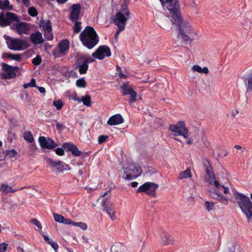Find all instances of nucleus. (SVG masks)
<instances>
[{"label": "nucleus", "mask_w": 252, "mask_h": 252, "mask_svg": "<svg viewBox=\"0 0 252 252\" xmlns=\"http://www.w3.org/2000/svg\"><path fill=\"white\" fill-rule=\"evenodd\" d=\"M80 39L83 45L88 49H92L99 41L98 36L91 26H87L80 35Z\"/></svg>", "instance_id": "7ed1b4c3"}, {"label": "nucleus", "mask_w": 252, "mask_h": 252, "mask_svg": "<svg viewBox=\"0 0 252 252\" xmlns=\"http://www.w3.org/2000/svg\"><path fill=\"white\" fill-rule=\"evenodd\" d=\"M111 55L110 49L109 47L106 45L99 46L92 54L93 57L100 60L105 57H110Z\"/></svg>", "instance_id": "2eb2a0df"}, {"label": "nucleus", "mask_w": 252, "mask_h": 252, "mask_svg": "<svg viewBox=\"0 0 252 252\" xmlns=\"http://www.w3.org/2000/svg\"><path fill=\"white\" fill-rule=\"evenodd\" d=\"M73 29L76 33L79 32L81 30V23L79 22H76Z\"/></svg>", "instance_id": "de8ad7c7"}, {"label": "nucleus", "mask_w": 252, "mask_h": 252, "mask_svg": "<svg viewBox=\"0 0 252 252\" xmlns=\"http://www.w3.org/2000/svg\"><path fill=\"white\" fill-rule=\"evenodd\" d=\"M53 105L56 108L57 110H60L63 106V102L62 100L59 99L55 100L53 102Z\"/></svg>", "instance_id": "58836bf2"}, {"label": "nucleus", "mask_w": 252, "mask_h": 252, "mask_svg": "<svg viewBox=\"0 0 252 252\" xmlns=\"http://www.w3.org/2000/svg\"><path fill=\"white\" fill-rule=\"evenodd\" d=\"M169 129L174 136H182L185 139L188 137V130L183 121L179 122L176 125L170 126Z\"/></svg>", "instance_id": "9d476101"}, {"label": "nucleus", "mask_w": 252, "mask_h": 252, "mask_svg": "<svg viewBox=\"0 0 252 252\" xmlns=\"http://www.w3.org/2000/svg\"><path fill=\"white\" fill-rule=\"evenodd\" d=\"M158 186V184L153 182H146L142 186H140L137 189V192H145L147 194L151 196H155L156 190Z\"/></svg>", "instance_id": "f8f14e48"}, {"label": "nucleus", "mask_w": 252, "mask_h": 252, "mask_svg": "<svg viewBox=\"0 0 252 252\" xmlns=\"http://www.w3.org/2000/svg\"><path fill=\"white\" fill-rule=\"evenodd\" d=\"M71 152L75 156H79L81 154V152L78 149L76 145L73 148Z\"/></svg>", "instance_id": "a18cd8bd"}, {"label": "nucleus", "mask_w": 252, "mask_h": 252, "mask_svg": "<svg viewBox=\"0 0 252 252\" xmlns=\"http://www.w3.org/2000/svg\"><path fill=\"white\" fill-rule=\"evenodd\" d=\"M46 159L53 171L61 172L65 170H69L70 169L67 164L62 161H54L53 159L48 158H47Z\"/></svg>", "instance_id": "9b49d317"}, {"label": "nucleus", "mask_w": 252, "mask_h": 252, "mask_svg": "<svg viewBox=\"0 0 252 252\" xmlns=\"http://www.w3.org/2000/svg\"><path fill=\"white\" fill-rule=\"evenodd\" d=\"M161 237L162 243L164 245L172 244L174 242L172 237L167 233H162Z\"/></svg>", "instance_id": "393cba45"}, {"label": "nucleus", "mask_w": 252, "mask_h": 252, "mask_svg": "<svg viewBox=\"0 0 252 252\" xmlns=\"http://www.w3.org/2000/svg\"><path fill=\"white\" fill-rule=\"evenodd\" d=\"M123 178L126 180H132L137 178L141 173L139 166L135 163L128 162L124 166Z\"/></svg>", "instance_id": "423d86ee"}, {"label": "nucleus", "mask_w": 252, "mask_h": 252, "mask_svg": "<svg viewBox=\"0 0 252 252\" xmlns=\"http://www.w3.org/2000/svg\"><path fill=\"white\" fill-rule=\"evenodd\" d=\"M45 37L48 40H51L53 38V35L52 33V30H47L44 31Z\"/></svg>", "instance_id": "79ce46f5"}, {"label": "nucleus", "mask_w": 252, "mask_h": 252, "mask_svg": "<svg viewBox=\"0 0 252 252\" xmlns=\"http://www.w3.org/2000/svg\"><path fill=\"white\" fill-rule=\"evenodd\" d=\"M124 122V119L120 114H116L111 117L108 121L107 124L110 126L118 125L122 124Z\"/></svg>", "instance_id": "4be33fe9"}, {"label": "nucleus", "mask_w": 252, "mask_h": 252, "mask_svg": "<svg viewBox=\"0 0 252 252\" xmlns=\"http://www.w3.org/2000/svg\"><path fill=\"white\" fill-rule=\"evenodd\" d=\"M19 3H22L26 6L28 7L30 5V2L29 0H17Z\"/></svg>", "instance_id": "4d7b16f0"}, {"label": "nucleus", "mask_w": 252, "mask_h": 252, "mask_svg": "<svg viewBox=\"0 0 252 252\" xmlns=\"http://www.w3.org/2000/svg\"><path fill=\"white\" fill-rule=\"evenodd\" d=\"M243 249L238 242L234 240L228 242L224 247V252H242Z\"/></svg>", "instance_id": "6ab92c4d"}, {"label": "nucleus", "mask_w": 252, "mask_h": 252, "mask_svg": "<svg viewBox=\"0 0 252 252\" xmlns=\"http://www.w3.org/2000/svg\"><path fill=\"white\" fill-rule=\"evenodd\" d=\"M55 152L59 156H63L64 154L63 150L61 148L56 149Z\"/></svg>", "instance_id": "6e6d98bb"}, {"label": "nucleus", "mask_w": 252, "mask_h": 252, "mask_svg": "<svg viewBox=\"0 0 252 252\" xmlns=\"http://www.w3.org/2000/svg\"><path fill=\"white\" fill-rule=\"evenodd\" d=\"M11 29L16 32L19 34H27L29 31V24L26 22H18L14 26H12Z\"/></svg>", "instance_id": "a211bd4d"}, {"label": "nucleus", "mask_w": 252, "mask_h": 252, "mask_svg": "<svg viewBox=\"0 0 252 252\" xmlns=\"http://www.w3.org/2000/svg\"><path fill=\"white\" fill-rule=\"evenodd\" d=\"M165 10L171 14L172 23H179L181 19L180 5L178 0H159Z\"/></svg>", "instance_id": "39448f33"}, {"label": "nucleus", "mask_w": 252, "mask_h": 252, "mask_svg": "<svg viewBox=\"0 0 252 252\" xmlns=\"http://www.w3.org/2000/svg\"><path fill=\"white\" fill-rule=\"evenodd\" d=\"M8 245L5 243L0 244V252H5L7 249Z\"/></svg>", "instance_id": "09e8293b"}, {"label": "nucleus", "mask_w": 252, "mask_h": 252, "mask_svg": "<svg viewBox=\"0 0 252 252\" xmlns=\"http://www.w3.org/2000/svg\"><path fill=\"white\" fill-rule=\"evenodd\" d=\"M75 145L70 143H64L63 147L68 151H71Z\"/></svg>", "instance_id": "ea45409f"}, {"label": "nucleus", "mask_w": 252, "mask_h": 252, "mask_svg": "<svg viewBox=\"0 0 252 252\" xmlns=\"http://www.w3.org/2000/svg\"><path fill=\"white\" fill-rule=\"evenodd\" d=\"M40 233L42 234V235L44 237V239L45 242H46L49 245L50 244V242H52L53 240H51L48 236L44 235L43 234V232L41 231L40 232Z\"/></svg>", "instance_id": "052dcab7"}, {"label": "nucleus", "mask_w": 252, "mask_h": 252, "mask_svg": "<svg viewBox=\"0 0 252 252\" xmlns=\"http://www.w3.org/2000/svg\"><path fill=\"white\" fill-rule=\"evenodd\" d=\"M87 63V62L85 63V60H83L81 57L78 59L76 64L77 68H78L80 74H83L87 72L89 68Z\"/></svg>", "instance_id": "aec40b11"}, {"label": "nucleus", "mask_w": 252, "mask_h": 252, "mask_svg": "<svg viewBox=\"0 0 252 252\" xmlns=\"http://www.w3.org/2000/svg\"><path fill=\"white\" fill-rule=\"evenodd\" d=\"M37 88L38 89V91L41 93H45V89L43 87H37Z\"/></svg>", "instance_id": "e2e57ef3"}, {"label": "nucleus", "mask_w": 252, "mask_h": 252, "mask_svg": "<svg viewBox=\"0 0 252 252\" xmlns=\"http://www.w3.org/2000/svg\"><path fill=\"white\" fill-rule=\"evenodd\" d=\"M117 70L119 72V75L121 78H126V76L122 72L121 68L119 66H117Z\"/></svg>", "instance_id": "13d9d810"}, {"label": "nucleus", "mask_w": 252, "mask_h": 252, "mask_svg": "<svg viewBox=\"0 0 252 252\" xmlns=\"http://www.w3.org/2000/svg\"><path fill=\"white\" fill-rule=\"evenodd\" d=\"M71 13L70 15V19L72 21H76L78 20L80 10L81 6L79 4H72L71 7Z\"/></svg>", "instance_id": "412c9836"}, {"label": "nucleus", "mask_w": 252, "mask_h": 252, "mask_svg": "<svg viewBox=\"0 0 252 252\" xmlns=\"http://www.w3.org/2000/svg\"><path fill=\"white\" fill-rule=\"evenodd\" d=\"M16 154H17L16 151L14 150H10V151H8L7 152L6 156L10 158H12L15 157Z\"/></svg>", "instance_id": "c03bdc74"}, {"label": "nucleus", "mask_w": 252, "mask_h": 252, "mask_svg": "<svg viewBox=\"0 0 252 252\" xmlns=\"http://www.w3.org/2000/svg\"><path fill=\"white\" fill-rule=\"evenodd\" d=\"M247 87L248 89H252V74L248 78Z\"/></svg>", "instance_id": "603ef678"}, {"label": "nucleus", "mask_w": 252, "mask_h": 252, "mask_svg": "<svg viewBox=\"0 0 252 252\" xmlns=\"http://www.w3.org/2000/svg\"><path fill=\"white\" fill-rule=\"evenodd\" d=\"M0 9L11 10L12 9V6L10 4L8 0H0Z\"/></svg>", "instance_id": "cd10ccee"}, {"label": "nucleus", "mask_w": 252, "mask_h": 252, "mask_svg": "<svg viewBox=\"0 0 252 252\" xmlns=\"http://www.w3.org/2000/svg\"><path fill=\"white\" fill-rule=\"evenodd\" d=\"M49 245L54 249L55 251H57L59 248L58 244L53 241L50 242Z\"/></svg>", "instance_id": "5fc2aeb1"}, {"label": "nucleus", "mask_w": 252, "mask_h": 252, "mask_svg": "<svg viewBox=\"0 0 252 252\" xmlns=\"http://www.w3.org/2000/svg\"><path fill=\"white\" fill-rule=\"evenodd\" d=\"M28 12V14L32 17H35L37 16L38 14L37 10L33 6L29 8Z\"/></svg>", "instance_id": "4c0bfd02"}, {"label": "nucleus", "mask_w": 252, "mask_h": 252, "mask_svg": "<svg viewBox=\"0 0 252 252\" xmlns=\"http://www.w3.org/2000/svg\"><path fill=\"white\" fill-rule=\"evenodd\" d=\"M40 27L42 28L44 31L47 30H52L51 26L50 21L48 20H42L40 21Z\"/></svg>", "instance_id": "bb28decb"}, {"label": "nucleus", "mask_w": 252, "mask_h": 252, "mask_svg": "<svg viewBox=\"0 0 252 252\" xmlns=\"http://www.w3.org/2000/svg\"><path fill=\"white\" fill-rule=\"evenodd\" d=\"M179 27L178 37L186 42H191L197 36L196 31L189 23L183 21L181 17L179 23H174Z\"/></svg>", "instance_id": "20e7f679"}, {"label": "nucleus", "mask_w": 252, "mask_h": 252, "mask_svg": "<svg viewBox=\"0 0 252 252\" xmlns=\"http://www.w3.org/2000/svg\"><path fill=\"white\" fill-rule=\"evenodd\" d=\"M0 190L5 194L9 193L15 192L18 189H13L12 187L8 185L3 184L0 187Z\"/></svg>", "instance_id": "a878e982"}, {"label": "nucleus", "mask_w": 252, "mask_h": 252, "mask_svg": "<svg viewBox=\"0 0 252 252\" xmlns=\"http://www.w3.org/2000/svg\"><path fill=\"white\" fill-rule=\"evenodd\" d=\"M23 137L25 140H26L29 143H32L34 141V138L31 132L29 131H25L23 133Z\"/></svg>", "instance_id": "2f4dec72"}, {"label": "nucleus", "mask_w": 252, "mask_h": 252, "mask_svg": "<svg viewBox=\"0 0 252 252\" xmlns=\"http://www.w3.org/2000/svg\"><path fill=\"white\" fill-rule=\"evenodd\" d=\"M81 57V58L82 59H83V60H85V62H88L87 63V64L88 65V64L89 63H92L94 61V59H89L88 58V57L86 55H83V56H80Z\"/></svg>", "instance_id": "8fccbe9b"}, {"label": "nucleus", "mask_w": 252, "mask_h": 252, "mask_svg": "<svg viewBox=\"0 0 252 252\" xmlns=\"http://www.w3.org/2000/svg\"><path fill=\"white\" fill-rule=\"evenodd\" d=\"M40 146L42 148L51 149L57 146L54 141L49 137L40 136L38 138Z\"/></svg>", "instance_id": "f3484780"}, {"label": "nucleus", "mask_w": 252, "mask_h": 252, "mask_svg": "<svg viewBox=\"0 0 252 252\" xmlns=\"http://www.w3.org/2000/svg\"><path fill=\"white\" fill-rule=\"evenodd\" d=\"M19 18L15 13L8 12L4 16L3 13H0V26L6 27L10 24L12 22H18Z\"/></svg>", "instance_id": "ddd939ff"}, {"label": "nucleus", "mask_w": 252, "mask_h": 252, "mask_svg": "<svg viewBox=\"0 0 252 252\" xmlns=\"http://www.w3.org/2000/svg\"><path fill=\"white\" fill-rule=\"evenodd\" d=\"M108 136L105 135L99 136L98 139V141L99 144H101L106 141L107 139Z\"/></svg>", "instance_id": "3c124183"}, {"label": "nucleus", "mask_w": 252, "mask_h": 252, "mask_svg": "<svg viewBox=\"0 0 252 252\" xmlns=\"http://www.w3.org/2000/svg\"><path fill=\"white\" fill-rule=\"evenodd\" d=\"M31 39L34 44H41L44 42L42 34L39 32L32 33L31 35Z\"/></svg>", "instance_id": "5701e85b"}, {"label": "nucleus", "mask_w": 252, "mask_h": 252, "mask_svg": "<svg viewBox=\"0 0 252 252\" xmlns=\"http://www.w3.org/2000/svg\"><path fill=\"white\" fill-rule=\"evenodd\" d=\"M69 47V41L67 40H63L60 41L54 52L56 57H60L65 55L68 51Z\"/></svg>", "instance_id": "4468645a"}, {"label": "nucleus", "mask_w": 252, "mask_h": 252, "mask_svg": "<svg viewBox=\"0 0 252 252\" xmlns=\"http://www.w3.org/2000/svg\"><path fill=\"white\" fill-rule=\"evenodd\" d=\"M4 39L5 40L8 47L12 50L20 51L27 49L29 45L25 40L13 38L7 35H4Z\"/></svg>", "instance_id": "6e6552de"}, {"label": "nucleus", "mask_w": 252, "mask_h": 252, "mask_svg": "<svg viewBox=\"0 0 252 252\" xmlns=\"http://www.w3.org/2000/svg\"><path fill=\"white\" fill-rule=\"evenodd\" d=\"M57 129L59 131H61L64 128V126L62 124L57 122L56 123Z\"/></svg>", "instance_id": "bf43d9fd"}, {"label": "nucleus", "mask_w": 252, "mask_h": 252, "mask_svg": "<svg viewBox=\"0 0 252 252\" xmlns=\"http://www.w3.org/2000/svg\"><path fill=\"white\" fill-rule=\"evenodd\" d=\"M76 85L78 87L85 88L86 86V82L84 78H81L76 81Z\"/></svg>", "instance_id": "e433bc0d"}, {"label": "nucleus", "mask_w": 252, "mask_h": 252, "mask_svg": "<svg viewBox=\"0 0 252 252\" xmlns=\"http://www.w3.org/2000/svg\"><path fill=\"white\" fill-rule=\"evenodd\" d=\"M215 203L212 201H206L204 203V207L208 212H211L215 209Z\"/></svg>", "instance_id": "7c9ffc66"}, {"label": "nucleus", "mask_w": 252, "mask_h": 252, "mask_svg": "<svg viewBox=\"0 0 252 252\" xmlns=\"http://www.w3.org/2000/svg\"><path fill=\"white\" fill-rule=\"evenodd\" d=\"M205 171L206 175L205 180L211 188V189L209 191V196L212 198L218 200L224 205H227L228 202V198L223 195L222 191H223L225 194L229 193L228 188L221 185L216 180L211 166H207Z\"/></svg>", "instance_id": "f257e3e1"}, {"label": "nucleus", "mask_w": 252, "mask_h": 252, "mask_svg": "<svg viewBox=\"0 0 252 252\" xmlns=\"http://www.w3.org/2000/svg\"><path fill=\"white\" fill-rule=\"evenodd\" d=\"M23 87L25 89H26L29 87H36L35 80L33 78L32 79L30 83L24 84L23 85Z\"/></svg>", "instance_id": "a19ab883"}, {"label": "nucleus", "mask_w": 252, "mask_h": 252, "mask_svg": "<svg viewBox=\"0 0 252 252\" xmlns=\"http://www.w3.org/2000/svg\"><path fill=\"white\" fill-rule=\"evenodd\" d=\"M41 62V59L39 56H36L35 58L33 59L32 63L35 65H39Z\"/></svg>", "instance_id": "49530a36"}, {"label": "nucleus", "mask_w": 252, "mask_h": 252, "mask_svg": "<svg viewBox=\"0 0 252 252\" xmlns=\"http://www.w3.org/2000/svg\"><path fill=\"white\" fill-rule=\"evenodd\" d=\"M31 222L33 224L36 225L38 228H39L40 229H41L42 226L41 225V224L37 220H36V219H33L31 220Z\"/></svg>", "instance_id": "864d4df0"}, {"label": "nucleus", "mask_w": 252, "mask_h": 252, "mask_svg": "<svg viewBox=\"0 0 252 252\" xmlns=\"http://www.w3.org/2000/svg\"><path fill=\"white\" fill-rule=\"evenodd\" d=\"M107 196L106 199H103L101 201V205L103 207L105 211L109 215L111 219L113 220H116V211L113 203L109 199L110 193L109 191L105 192L101 197Z\"/></svg>", "instance_id": "1a4fd4ad"}, {"label": "nucleus", "mask_w": 252, "mask_h": 252, "mask_svg": "<svg viewBox=\"0 0 252 252\" xmlns=\"http://www.w3.org/2000/svg\"><path fill=\"white\" fill-rule=\"evenodd\" d=\"M138 184L137 182H133L131 183V186L133 188H135L138 186Z\"/></svg>", "instance_id": "69168bd1"}, {"label": "nucleus", "mask_w": 252, "mask_h": 252, "mask_svg": "<svg viewBox=\"0 0 252 252\" xmlns=\"http://www.w3.org/2000/svg\"><path fill=\"white\" fill-rule=\"evenodd\" d=\"M123 92L124 94H128L132 89L126 84H124L121 87Z\"/></svg>", "instance_id": "c9c22d12"}, {"label": "nucleus", "mask_w": 252, "mask_h": 252, "mask_svg": "<svg viewBox=\"0 0 252 252\" xmlns=\"http://www.w3.org/2000/svg\"><path fill=\"white\" fill-rule=\"evenodd\" d=\"M91 96L89 95H86L84 96H82V102L83 104L86 106H90L91 105Z\"/></svg>", "instance_id": "72a5a7b5"}, {"label": "nucleus", "mask_w": 252, "mask_h": 252, "mask_svg": "<svg viewBox=\"0 0 252 252\" xmlns=\"http://www.w3.org/2000/svg\"><path fill=\"white\" fill-rule=\"evenodd\" d=\"M5 57L9 59L19 61L21 59L20 54H5Z\"/></svg>", "instance_id": "473e14b6"}, {"label": "nucleus", "mask_w": 252, "mask_h": 252, "mask_svg": "<svg viewBox=\"0 0 252 252\" xmlns=\"http://www.w3.org/2000/svg\"><path fill=\"white\" fill-rule=\"evenodd\" d=\"M55 220L59 223H62L65 224H69L72 222V220L69 219L65 218L62 215L56 213L53 214Z\"/></svg>", "instance_id": "b1692460"}, {"label": "nucleus", "mask_w": 252, "mask_h": 252, "mask_svg": "<svg viewBox=\"0 0 252 252\" xmlns=\"http://www.w3.org/2000/svg\"><path fill=\"white\" fill-rule=\"evenodd\" d=\"M192 70L193 71H196L199 73H203L207 74L209 72L208 69L207 67L202 68L198 65H194L192 66Z\"/></svg>", "instance_id": "c85d7f7f"}, {"label": "nucleus", "mask_w": 252, "mask_h": 252, "mask_svg": "<svg viewBox=\"0 0 252 252\" xmlns=\"http://www.w3.org/2000/svg\"><path fill=\"white\" fill-rule=\"evenodd\" d=\"M233 196L242 213L245 215L248 222H252V202L250 198L238 191L233 193Z\"/></svg>", "instance_id": "f03ea898"}, {"label": "nucleus", "mask_w": 252, "mask_h": 252, "mask_svg": "<svg viewBox=\"0 0 252 252\" xmlns=\"http://www.w3.org/2000/svg\"><path fill=\"white\" fill-rule=\"evenodd\" d=\"M191 177V173L190 170L189 169H187L186 170L181 172L179 176L180 179H186L188 178H190Z\"/></svg>", "instance_id": "c756f323"}, {"label": "nucleus", "mask_w": 252, "mask_h": 252, "mask_svg": "<svg viewBox=\"0 0 252 252\" xmlns=\"http://www.w3.org/2000/svg\"><path fill=\"white\" fill-rule=\"evenodd\" d=\"M130 18V12L128 9L123 8L115 15L113 22L120 31L125 29L127 20Z\"/></svg>", "instance_id": "0eeeda50"}, {"label": "nucleus", "mask_w": 252, "mask_h": 252, "mask_svg": "<svg viewBox=\"0 0 252 252\" xmlns=\"http://www.w3.org/2000/svg\"><path fill=\"white\" fill-rule=\"evenodd\" d=\"M70 224H72L75 226H78L83 230H86L87 228V225L85 223L82 222H73L72 221Z\"/></svg>", "instance_id": "f704fd0d"}, {"label": "nucleus", "mask_w": 252, "mask_h": 252, "mask_svg": "<svg viewBox=\"0 0 252 252\" xmlns=\"http://www.w3.org/2000/svg\"><path fill=\"white\" fill-rule=\"evenodd\" d=\"M128 94L130 96V100L129 101V102L130 103L131 101H135L137 96L136 93L132 89Z\"/></svg>", "instance_id": "37998d69"}, {"label": "nucleus", "mask_w": 252, "mask_h": 252, "mask_svg": "<svg viewBox=\"0 0 252 252\" xmlns=\"http://www.w3.org/2000/svg\"><path fill=\"white\" fill-rule=\"evenodd\" d=\"M123 31H120V29H118V30H117V31L116 32V33H115V38H117L118 35L120 34V33L122 32Z\"/></svg>", "instance_id": "0e129e2a"}, {"label": "nucleus", "mask_w": 252, "mask_h": 252, "mask_svg": "<svg viewBox=\"0 0 252 252\" xmlns=\"http://www.w3.org/2000/svg\"><path fill=\"white\" fill-rule=\"evenodd\" d=\"M17 252H24L23 249L21 247H17Z\"/></svg>", "instance_id": "338daca9"}, {"label": "nucleus", "mask_w": 252, "mask_h": 252, "mask_svg": "<svg viewBox=\"0 0 252 252\" xmlns=\"http://www.w3.org/2000/svg\"><path fill=\"white\" fill-rule=\"evenodd\" d=\"M67 0H57L58 2L60 3H65Z\"/></svg>", "instance_id": "774afa93"}, {"label": "nucleus", "mask_w": 252, "mask_h": 252, "mask_svg": "<svg viewBox=\"0 0 252 252\" xmlns=\"http://www.w3.org/2000/svg\"><path fill=\"white\" fill-rule=\"evenodd\" d=\"M2 68L4 73L3 77L5 79H11L16 76V71L18 70L17 66H12L6 63H2Z\"/></svg>", "instance_id": "dca6fc26"}, {"label": "nucleus", "mask_w": 252, "mask_h": 252, "mask_svg": "<svg viewBox=\"0 0 252 252\" xmlns=\"http://www.w3.org/2000/svg\"><path fill=\"white\" fill-rule=\"evenodd\" d=\"M40 233L42 234V235L44 237V239L45 242H46L49 245L50 244V242H52L53 240H51L48 236L44 235L43 234V232L41 231L40 232Z\"/></svg>", "instance_id": "680f3d73"}]
</instances>
